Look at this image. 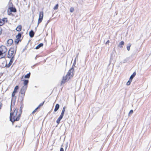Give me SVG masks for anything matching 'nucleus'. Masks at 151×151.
Listing matches in <instances>:
<instances>
[{
  "label": "nucleus",
  "mask_w": 151,
  "mask_h": 151,
  "mask_svg": "<svg viewBox=\"0 0 151 151\" xmlns=\"http://www.w3.org/2000/svg\"><path fill=\"white\" fill-rule=\"evenodd\" d=\"M21 109H19L16 108L13 112H11L10 113V120L12 123L15 121H19L21 116L22 113Z\"/></svg>",
  "instance_id": "obj_1"
},
{
  "label": "nucleus",
  "mask_w": 151,
  "mask_h": 151,
  "mask_svg": "<svg viewBox=\"0 0 151 151\" xmlns=\"http://www.w3.org/2000/svg\"><path fill=\"white\" fill-rule=\"evenodd\" d=\"M73 68L72 67L68 71L67 75L65 76H63V79L61 83V84L65 83L68 81L69 79L72 77L73 76Z\"/></svg>",
  "instance_id": "obj_2"
},
{
  "label": "nucleus",
  "mask_w": 151,
  "mask_h": 151,
  "mask_svg": "<svg viewBox=\"0 0 151 151\" xmlns=\"http://www.w3.org/2000/svg\"><path fill=\"white\" fill-rule=\"evenodd\" d=\"M16 51H14V48H11L8 51L7 57L9 58L14 59V56L16 54Z\"/></svg>",
  "instance_id": "obj_3"
},
{
  "label": "nucleus",
  "mask_w": 151,
  "mask_h": 151,
  "mask_svg": "<svg viewBox=\"0 0 151 151\" xmlns=\"http://www.w3.org/2000/svg\"><path fill=\"white\" fill-rule=\"evenodd\" d=\"M43 11L40 12H39V17L38 21L37 26L39 24L41 23L43 19Z\"/></svg>",
  "instance_id": "obj_4"
},
{
  "label": "nucleus",
  "mask_w": 151,
  "mask_h": 151,
  "mask_svg": "<svg viewBox=\"0 0 151 151\" xmlns=\"http://www.w3.org/2000/svg\"><path fill=\"white\" fill-rule=\"evenodd\" d=\"M27 88V86H24L21 89L20 93L24 95L25 91Z\"/></svg>",
  "instance_id": "obj_5"
},
{
  "label": "nucleus",
  "mask_w": 151,
  "mask_h": 151,
  "mask_svg": "<svg viewBox=\"0 0 151 151\" xmlns=\"http://www.w3.org/2000/svg\"><path fill=\"white\" fill-rule=\"evenodd\" d=\"M0 50L4 54L7 51L6 47L4 46H2L0 47Z\"/></svg>",
  "instance_id": "obj_6"
},
{
  "label": "nucleus",
  "mask_w": 151,
  "mask_h": 151,
  "mask_svg": "<svg viewBox=\"0 0 151 151\" xmlns=\"http://www.w3.org/2000/svg\"><path fill=\"white\" fill-rule=\"evenodd\" d=\"M13 43V40L12 39L9 40L7 42L8 46L11 45Z\"/></svg>",
  "instance_id": "obj_7"
},
{
  "label": "nucleus",
  "mask_w": 151,
  "mask_h": 151,
  "mask_svg": "<svg viewBox=\"0 0 151 151\" xmlns=\"http://www.w3.org/2000/svg\"><path fill=\"white\" fill-rule=\"evenodd\" d=\"M14 59H11L10 60V62L8 64L6 65V67L7 68L9 67L12 63L13 61L14 60Z\"/></svg>",
  "instance_id": "obj_8"
},
{
  "label": "nucleus",
  "mask_w": 151,
  "mask_h": 151,
  "mask_svg": "<svg viewBox=\"0 0 151 151\" xmlns=\"http://www.w3.org/2000/svg\"><path fill=\"white\" fill-rule=\"evenodd\" d=\"M9 9L11 12H16V9L15 8L10 7Z\"/></svg>",
  "instance_id": "obj_9"
},
{
  "label": "nucleus",
  "mask_w": 151,
  "mask_h": 151,
  "mask_svg": "<svg viewBox=\"0 0 151 151\" xmlns=\"http://www.w3.org/2000/svg\"><path fill=\"white\" fill-rule=\"evenodd\" d=\"M34 35V33L33 30H31L29 32V35L31 37H32Z\"/></svg>",
  "instance_id": "obj_10"
},
{
  "label": "nucleus",
  "mask_w": 151,
  "mask_h": 151,
  "mask_svg": "<svg viewBox=\"0 0 151 151\" xmlns=\"http://www.w3.org/2000/svg\"><path fill=\"white\" fill-rule=\"evenodd\" d=\"M23 84L24 85V86H27V85L29 82L28 80H23Z\"/></svg>",
  "instance_id": "obj_11"
},
{
  "label": "nucleus",
  "mask_w": 151,
  "mask_h": 151,
  "mask_svg": "<svg viewBox=\"0 0 151 151\" xmlns=\"http://www.w3.org/2000/svg\"><path fill=\"white\" fill-rule=\"evenodd\" d=\"M124 44V42L123 41H122L120 42L118 46L120 47H122Z\"/></svg>",
  "instance_id": "obj_12"
},
{
  "label": "nucleus",
  "mask_w": 151,
  "mask_h": 151,
  "mask_svg": "<svg viewBox=\"0 0 151 151\" xmlns=\"http://www.w3.org/2000/svg\"><path fill=\"white\" fill-rule=\"evenodd\" d=\"M60 107V105L59 104H57L56 105L55 108L54 109V111H57L59 109Z\"/></svg>",
  "instance_id": "obj_13"
},
{
  "label": "nucleus",
  "mask_w": 151,
  "mask_h": 151,
  "mask_svg": "<svg viewBox=\"0 0 151 151\" xmlns=\"http://www.w3.org/2000/svg\"><path fill=\"white\" fill-rule=\"evenodd\" d=\"M43 44L41 43L37 45L35 49H39L40 47H42L43 46Z\"/></svg>",
  "instance_id": "obj_14"
},
{
  "label": "nucleus",
  "mask_w": 151,
  "mask_h": 151,
  "mask_svg": "<svg viewBox=\"0 0 151 151\" xmlns=\"http://www.w3.org/2000/svg\"><path fill=\"white\" fill-rule=\"evenodd\" d=\"M22 29V26L21 25H19L17 26V27L16 28V30L18 32H19Z\"/></svg>",
  "instance_id": "obj_15"
},
{
  "label": "nucleus",
  "mask_w": 151,
  "mask_h": 151,
  "mask_svg": "<svg viewBox=\"0 0 151 151\" xmlns=\"http://www.w3.org/2000/svg\"><path fill=\"white\" fill-rule=\"evenodd\" d=\"M136 73L135 72H134L133 74L131 76L130 78H129L130 80H132V79L136 75Z\"/></svg>",
  "instance_id": "obj_16"
},
{
  "label": "nucleus",
  "mask_w": 151,
  "mask_h": 151,
  "mask_svg": "<svg viewBox=\"0 0 151 151\" xmlns=\"http://www.w3.org/2000/svg\"><path fill=\"white\" fill-rule=\"evenodd\" d=\"M131 46V44L130 43H129L127 45V48L128 51H129L130 50V47Z\"/></svg>",
  "instance_id": "obj_17"
},
{
  "label": "nucleus",
  "mask_w": 151,
  "mask_h": 151,
  "mask_svg": "<svg viewBox=\"0 0 151 151\" xmlns=\"http://www.w3.org/2000/svg\"><path fill=\"white\" fill-rule=\"evenodd\" d=\"M30 76V73H29L25 75L24 76V77L25 78H29Z\"/></svg>",
  "instance_id": "obj_18"
},
{
  "label": "nucleus",
  "mask_w": 151,
  "mask_h": 151,
  "mask_svg": "<svg viewBox=\"0 0 151 151\" xmlns=\"http://www.w3.org/2000/svg\"><path fill=\"white\" fill-rule=\"evenodd\" d=\"M62 119V118H61L60 116L58 118V119H57V121H56V122L58 123V124H59L60 123V122Z\"/></svg>",
  "instance_id": "obj_19"
},
{
  "label": "nucleus",
  "mask_w": 151,
  "mask_h": 151,
  "mask_svg": "<svg viewBox=\"0 0 151 151\" xmlns=\"http://www.w3.org/2000/svg\"><path fill=\"white\" fill-rule=\"evenodd\" d=\"M21 37V34L20 33H19L16 37L17 39H19Z\"/></svg>",
  "instance_id": "obj_20"
},
{
  "label": "nucleus",
  "mask_w": 151,
  "mask_h": 151,
  "mask_svg": "<svg viewBox=\"0 0 151 151\" xmlns=\"http://www.w3.org/2000/svg\"><path fill=\"white\" fill-rule=\"evenodd\" d=\"M18 88H19L18 86H16L14 88L13 91H14L16 93L17 92V91L18 89Z\"/></svg>",
  "instance_id": "obj_21"
},
{
  "label": "nucleus",
  "mask_w": 151,
  "mask_h": 151,
  "mask_svg": "<svg viewBox=\"0 0 151 151\" xmlns=\"http://www.w3.org/2000/svg\"><path fill=\"white\" fill-rule=\"evenodd\" d=\"M58 4H57L54 7L53 9L54 10L57 9H58Z\"/></svg>",
  "instance_id": "obj_22"
},
{
  "label": "nucleus",
  "mask_w": 151,
  "mask_h": 151,
  "mask_svg": "<svg viewBox=\"0 0 151 151\" xmlns=\"http://www.w3.org/2000/svg\"><path fill=\"white\" fill-rule=\"evenodd\" d=\"M132 80H130V79H129V80L127 82V85L128 86L131 83V82L132 81Z\"/></svg>",
  "instance_id": "obj_23"
},
{
  "label": "nucleus",
  "mask_w": 151,
  "mask_h": 151,
  "mask_svg": "<svg viewBox=\"0 0 151 151\" xmlns=\"http://www.w3.org/2000/svg\"><path fill=\"white\" fill-rule=\"evenodd\" d=\"M74 11V8L73 7H71L70 9V11L71 12H73Z\"/></svg>",
  "instance_id": "obj_24"
},
{
  "label": "nucleus",
  "mask_w": 151,
  "mask_h": 151,
  "mask_svg": "<svg viewBox=\"0 0 151 151\" xmlns=\"http://www.w3.org/2000/svg\"><path fill=\"white\" fill-rule=\"evenodd\" d=\"M44 101L42 103L40 104V105H39V106H38V107H37V108H39V107H40V106H42L43 105V104H44Z\"/></svg>",
  "instance_id": "obj_25"
},
{
  "label": "nucleus",
  "mask_w": 151,
  "mask_h": 151,
  "mask_svg": "<svg viewBox=\"0 0 151 151\" xmlns=\"http://www.w3.org/2000/svg\"><path fill=\"white\" fill-rule=\"evenodd\" d=\"M4 23L2 22V20L0 19V25H2Z\"/></svg>",
  "instance_id": "obj_26"
},
{
  "label": "nucleus",
  "mask_w": 151,
  "mask_h": 151,
  "mask_svg": "<svg viewBox=\"0 0 151 151\" xmlns=\"http://www.w3.org/2000/svg\"><path fill=\"white\" fill-rule=\"evenodd\" d=\"M38 109V108L37 107L33 111H32V114H33L35 113Z\"/></svg>",
  "instance_id": "obj_27"
},
{
  "label": "nucleus",
  "mask_w": 151,
  "mask_h": 151,
  "mask_svg": "<svg viewBox=\"0 0 151 151\" xmlns=\"http://www.w3.org/2000/svg\"><path fill=\"white\" fill-rule=\"evenodd\" d=\"M19 41V40L16 39L15 40V42L17 43H18Z\"/></svg>",
  "instance_id": "obj_28"
},
{
  "label": "nucleus",
  "mask_w": 151,
  "mask_h": 151,
  "mask_svg": "<svg viewBox=\"0 0 151 151\" xmlns=\"http://www.w3.org/2000/svg\"><path fill=\"white\" fill-rule=\"evenodd\" d=\"M16 92H14V91H13L12 94V97H14L15 96V93Z\"/></svg>",
  "instance_id": "obj_29"
},
{
  "label": "nucleus",
  "mask_w": 151,
  "mask_h": 151,
  "mask_svg": "<svg viewBox=\"0 0 151 151\" xmlns=\"http://www.w3.org/2000/svg\"><path fill=\"white\" fill-rule=\"evenodd\" d=\"M64 114L61 113V114H60V117L63 118V116Z\"/></svg>",
  "instance_id": "obj_30"
},
{
  "label": "nucleus",
  "mask_w": 151,
  "mask_h": 151,
  "mask_svg": "<svg viewBox=\"0 0 151 151\" xmlns=\"http://www.w3.org/2000/svg\"><path fill=\"white\" fill-rule=\"evenodd\" d=\"M64 114L61 113V114H60V117L63 118V116Z\"/></svg>",
  "instance_id": "obj_31"
},
{
  "label": "nucleus",
  "mask_w": 151,
  "mask_h": 151,
  "mask_svg": "<svg viewBox=\"0 0 151 151\" xmlns=\"http://www.w3.org/2000/svg\"><path fill=\"white\" fill-rule=\"evenodd\" d=\"M133 110H131L129 113V114H132L133 113Z\"/></svg>",
  "instance_id": "obj_32"
},
{
  "label": "nucleus",
  "mask_w": 151,
  "mask_h": 151,
  "mask_svg": "<svg viewBox=\"0 0 151 151\" xmlns=\"http://www.w3.org/2000/svg\"><path fill=\"white\" fill-rule=\"evenodd\" d=\"M65 111V110L63 109L61 113L64 114Z\"/></svg>",
  "instance_id": "obj_33"
},
{
  "label": "nucleus",
  "mask_w": 151,
  "mask_h": 151,
  "mask_svg": "<svg viewBox=\"0 0 151 151\" xmlns=\"http://www.w3.org/2000/svg\"><path fill=\"white\" fill-rule=\"evenodd\" d=\"M60 151H64V149L63 148L61 147L60 148Z\"/></svg>",
  "instance_id": "obj_34"
},
{
  "label": "nucleus",
  "mask_w": 151,
  "mask_h": 151,
  "mask_svg": "<svg viewBox=\"0 0 151 151\" xmlns=\"http://www.w3.org/2000/svg\"><path fill=\"white\" fill-rule=\"evenodd\" d=\"M4 53L0 50V55H2Z\"/></svg>",
  "instance_id": "obj_35"
},
{
  "label": "nucleus",
  "mask_w": 151,
  "mask_h": 151,
  "mask_svg": "<svg viewBox=\"0 0 151 151\" xmlns=\"http://www.w3.org/2000/svg\"><path fill=\"white\" fill-rule=\"evenodd\" d=\"M109 42V41L108 40L105 43L106 44H107Z\"/></svg>",
  "instance_id": "obj_36"
},
{
  "label": "nucleus",
  "mask_w": 151,
  "mask_h": 151,
  "mask_svg": "<svg viewBox=\"0 0 151 151\" xmlns=\"http://www.w3.org/2000/svg\"><path fill=\"white\" fill-rule=\"evenodd\" d=\"M2 32V29H1V28L0 27V35L1 34Z\"/></svg>",
  "instance_id": "obj_37"
},
{
  "label": "nucleus",
  "mask_w": 151,
  "mask_h": 151,
  "mask_svg": "<svg viewBox=\"0 0 151 151\" xmlns=\"http://www.w3.org/2000/svg\"><path fill=\"white\" fill-rule=\"evenodd\" d=\"M5 19H3V20H2V22L4 23V22H5Z\"/></svg>",
  "instance_id": "obj_38"
},
{
  "label": "nucleus",
  "mask_w": 151,
  "mask_h": 151,
  "mask_svg": "<svg viewBox=\"0 0 151 151\" xmlns=\"http://www.w3.org/2000/svg\"><path fill=\"white\" fill-rule=\"evenodd\" d=\"M65 106H64L63 108V109H64L65 110Z\"/></svg>",
  "instance_id": "obj_39"
},
{
  "label": "nucleus",
  "mask_w": 151,
  "mask_h": 151,
  "mask_svg": "<svg viewBox=\"0 0 151 151\" xmlns=\"http://www.w3.org/2000/svg\"><path fill=\"white\" fill-rule=\"evenodd\" d=\"M78 55H77L76 57H78ZM76 58H77V57H76V58H75V60L74 62H76Z\"/></svg>",
  "instance_id": "obj_40"
},
{
  "label": "nucleus",
  "mask_w": 151,
  "mask_h": 151,
  "mask_svg": "<svg viewBox=\"0 0 151 151\" xmlns=\"http://www.w3.org/2000/svg\"><path fill=\"white\" fill-rule=\"evenodd\" d=\"M12 104H11V106H12ZM11 110H12V108H11Z\"/></svg>",
  "instance_id": "obj_41"
},
{
  "label": "nucleus",
  "mask_w": 151,
  "mask_h": 151,
  "mask_svg": "<svg viewBox=\"0 0 151 151\" xmlns=\"http://www.w3.org/2000/svg\"><path fill=\"white\" fill-rule=\"evenodd\" d=\"M23 77H24V76H23L22 77V79L23 78Z\"/></svg>",
  "instance_id": "obj_42"
},
{
  "label": "nucleus",
  "mask_w": 151,
  "mask_h": 151,
  "mask_svg": "<svg viewBox=\"0 0 151 151\" xmlns=\"http://www.w3.org/2000/svg\"><path fill=\"white\" fill-rule=\"evenodd\" d=\"M67 145H66V148H67Z\"/></svg>",
  "instance_id": "obj_43"
}]
</instances>
